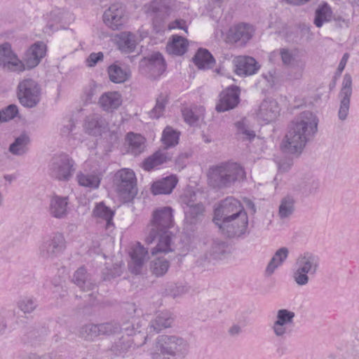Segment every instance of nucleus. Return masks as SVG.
<instances>
[{
	"instance_id": "nucleus-2",
	"label": "nucleus",
	"mask_w": 359,
	"mask_h": 359,
	"mask_svg": "<svg viewBox=\"0 0 359 359\" xmlns=\"http://www.w3.org/2000/svg\"><path fill=\"white\" fill-rule=\"evenodd\" d=\"M174 226L172 210L170 207L157 209L153 213V217L147 228L146 242L151 243L158 236L157 246L151 252L153 256L157 252L172 251V234L169 231Z\"/></svg>"
},
{
	"instance_id": "nucleus-22",
	"label": "nucleus",
	"mask_w": 359,
	"mask_h": 359,
	"mask_svg": "<svg viewBox=\"0 0 359 359\" xmlns=\"http://www.w3.org/2000/svg\"><path fill=\"white\" fill-rule=\"evenodd\" d=\"M254 29L246 24H240L231 27L226 36V40L230 43L241 41L246 43L252 36Z\"/></svg>"
},
{
	"instance_id": "nucleus-26",
	"label": "nucleus",
	"mask_w": 359,
	"mask_h": 359,
	"mask_svg": "<svg viewBox=\"0 0 359 359\" xmlns=\"http://www.w3.org/2000/svg\"><path fill=\"white\" fill-rule=\"evenodd\" d=\"M146 65L151 77L156 78L160 76L165 69V64L162 55L154 53L148 59L141 61L140 66Z\"/></svg>"
},
{
	"instance_id": "nucleus-44",
	"label": "nucleus",
	"mask_w": 359,
	"mask_h": 359,
	"mask_svg": "<svg viewBox=\"0 0 359 359\" xmlns=\"http://www.w3.org/2000/svg\"><path fill=\"white\" fill-rule=\"evenodd\" d=\"M203 114L204 109L202 107L198 108L185 107L182 109V115L185 122L191 126L194 125L203 116Z\"/></svg>"
},
{
	"instance_id": "nucleus-41",
	"label": "nucleus",
	"mask_w": 359,
	"mask_h": 359,
	"mask_svg": "<svg viewBox=\"0 0 359 359\" xmlns=\"http://www.w3.org/2000/svg\"><path fill=\"white\" fill-rule=\"evenodd\" d=\"M168 102V94L161 93L156 98L154 107L150 111L149 116L151 118H159L163 115L165 108Z\"/></svg>"
},
{
	"instance_id": "nucleus-8",
	"label": "nucleus",
	"mask_w": 359,
	"mask_h": 359,
	"mask_svg": "<svg viewBox=\"0 0 359 359\" xmlns=\"http://www.w3.org/2000/svg\"><path fill=\"white\" fill-rule=\"evenodd\" d=\"M76 170L75 161L67 154L53 157L50 164L51 175L60 181L69 180Z\"/></svg>"
},
{
	"instance_id": "nucleus-29",
	"label": "nucleus",
	"mask_w": 359,
	"mask_h": 359,
	"mask_svg": "<svg viewBox=\"0 0 359 359\" xmlns=\"http://www.w3.org/2000/svg\"><path fill=\"white\" fill-rule=\"evenodd\" d=\"M171 158V154L166 150H158L153 155L146 158L143 161L142 167L147 171L159 169L163 164L170 161Z\"/></svg>"
},
{
	"instance_id": "nucleus-9",
	"label": "nucleus",
	"mask_w": 359,
	"mask_h": 359,
	"mask_svg": "<svg viewBox=\"0 0 359 359\" xmlns=\"http://www.w3.org/2000/svg\"><path fill=\"white\" fill-rule=\"evenodd\" d=\"M295 316V313L292 310H277L270 325L273 335L278 338H284L289 334L294 326Z\"/></svg>"
},
{
	"instance_id": "nucleus-34",
	"label": "nucleus",
	"mask_w": 359,
	"mask_h": 359,
	"mask_svg": "<svg viewBox=\"0 0 359 359\" xmlns=\"http://www.w3.org/2000/svg\"><path fill=\"white\" fill-rule=\"evenodd\" d=\"M119 327L116 323H107L100 325H92L90 326L88 338L93 340L100 335L111 334L118 331Z\"/></svg>"
},
{
	"instance_id": "nucleus-37",
	"label": "nucleus",
	"mask_w": 359,
	"mask_h": 359,
	"mask_svg": "<svg viewBox=\"0 0 359 359\" xmlns=\"http://www.w3.org/2000/svg\"><path fill=\"white\" fill-rule=\"evenodd\" d=\"M188 41L184 37L178 35H172L169 40L166 50L170 54L182 55L187 50Z\"/></svg>"
},
{
	"instance_id": "nucleus-19",
	"label": "nucleus",
	"mask_w": 359,
	"mask_h": 359,
	"mask_svg": "<svg viewBox=\"0 0 359 359\" xmlns=\"http://www.w3.org/2000/svg\"><path fill=\"white\" fill-rule=\"evenodd\" d=\"M240 89L237 86L227 88L219 95L216 110L224 112L233 109L239 102Z\"/></svg>"
},
{
	"instance_id": "nucleus-60",
	"label": "nucleus",
	"mask_w": 359,
	"mask_h": 359,
	"mask_svg": "<svg viewBox=\"0 0 359 359\" xmlns=\"http://www.w3.org/2000/svg\"><path fill=\"white\" fill-rule=\"evenodd\" d=\"M264 78L269 83V86L271 87L273 86L276 83L277 77L275 71L269 72L266 74H264Z\"/></svg>"
},
{
	"instance_id": "nucleus-16",
	"label": "nucleus",
	"mask_w": 359,
	"mask_h": 359,
	"mask_svg": "<svg viewBox=\"0 0 359 359\" xmlns=\"http://www.w3.org/2000/svg\"><path fill=\"white\" fill-rule=\"evenodd\" d=\"M0 67L6 70L16 72H21L25 69L24 62L18 57L8 42L0 44Z\"/></svg>"
},
{
	"instance_id": "nucleus-46",
	"label": "nucleus",
	"mask_w": 359,
	"mask_h": 359,
	"mask_svg": "<svg viewBox=\"0 0 359 359\" xmlns=\"http://www.w3.org/2000/svg\"><path fill=\"white\" fill-rule=\"evenodd\" d=\"M88 275L83 267L79 268L75 271L73 276L74 283L83 290H89L91 283L87 279Z\"/></svg>"
},
{
	"instance_id": "nucleus-50",
	"label": "nucleus",
	"mask_w": 359,
	"mask_h": 359,
	"mask_svg": "<svg viewBox=\"0 0 359 359\" xmlns=\"http://www.w3.org/2000/svg\"><path fill=\"white\" fill-rule=\"evenodd\" d=\"M168 268V262L164 259L158 258L156 260L153 261L151 269L153 273L158 276L164 275Z\"/></svg>"
},
{
	"instance_id": "nucleus-49",
	"label": "nucleus",
	"mask_w": 359,
	"mask_h": 359,
	"mask_svg": "<svg viewBox=\"0 0 359 359\" xmlns=\"http://www.w3.org/2000/svg\"><path fill=\"white\" fill-rule=\"evenodd\" d=\"M36 303L34 299L29 297L22 298L18 303V307L25 313H30L36 308Z\"/></svg>"
},
{
	"instance_id": "nucleus-21",
	"label": "nucleus",
	"mask_w": 359,
	"mask_h": 359,
	"mask_svg": "<svg viewBox=\"0 0 359 359\" xmlns=\"http://www.w3.org/2000/svg\"><path fill=\"white\" fill-rule=\"evenodd\" d=\"M107 128L106 120L99 114H92L83 120V128L90 135H101Z\"/></svg>"
},
{
	"instance_id": "nucleus-27",
	"label": "nucleus",
	"mask_w": 359,
	"mask_h": 359,
	"mask_svg": "<svg viewBox=\"0 0 359 359\" xmlns=\"http://www.w3.org/2000/svg\"><path fill=\"white\" fill-rule=\"evenodd\" d=\"M114 215V211L109 207L107 206L102 201L96 203L92 210L93 217L97 220L105 222L106 229L108 230H111L114 228L113 222Z\"/></svg>"
},
{
	"instance_id": "nucleus-11",
	"label": "nucleus",
	"mask_w": 359,
	"mask_h": 359,
	"mask_svg": "<svg viewBox=\"0 0 359 359\" xmlns=\"http://www.w3.org/2000/svg\"><path fill=\"white\" fill-rule=\"evenodd\" d=\"M85 170L76 175L79 184L89 189H96L100 187L102 177L105 170L96 163L88 161L84 165Z\"/></svg>"
},
{
	"instance_id": "nucleus-38",
	"label": "nucleus",
	"mask_w": 359,
	"mask_h": 359,
	"mask_svg": "<svg viewBox=\"0 0 359 359\" xmlns=\"http://www.w3.org/2000/svg\"><path fill=\"white\" fill-rule=\"evenodd\" d=\"M29 137L27 134H21L16 137L9 147V151L15 156H22L29 149Z\"/></svg>"
},
{
	"instance_id": "nucleus-24",
	"label": "nucleus",
	"mask_w": 359,
	"mask_h": 359,
	"mask_svg": "<svg viewBox=\"0 0 359 359\" xmlns=\"http://www.w3.org/2000/svg\"><path fill=\"white\" fill-rule=\"evenodd\" d=\"M236 72L239 76H250L257 73L259 65L252 57L238 56L234 59Z\"/></svg>"
},
{
	"instance_id": "nucleus-54",
	"label": "nucleus",
	"mask_w": 359,
	"mask_h": 359,
	"mask_svg": "<svg viewBox=\"0 0 359 359\" xmlns=\"http://www.w3.org/2000/svg\"><path fill=\"white\" fill-rule=\"evenodd\" d=\"M104 55L102 52L92 53L86 60V65L90 67H95L99 62L103 60Z\"/></svg>"
},
{
	"instance_id": "nucleus-58",
	"label": "nucleus",
	"mask_w": 359,
	"mask_h": 359,
	"mask_svg": "<svg viewBox=\"0 0 359 359\" xmlns=\"http://www.w3.org/2000/svg\"><path fill=\"white\" fill-rule=\"evenodd\" d=\"M292 165V161L290 159L287 158L278 162V168L279 171L286 172L291 168Z\"/></svg>"
},
{
	"instance_id": "nucleus-31",
	"label": "nucleus",
	"mask_w": 359,
	"mask_h": 359,
	"mask_svg": "<svg viewBox=\"0 0 359 359\" xmlns=\"http://www.w3.org/2000/svg\"><path fill=\"white\" fill-rule=\"evenodd\" d=\"M121 103V95L116 91L105 93L99 99L100 106L107 111H112L118 109Z\"/></svg>"
},
{
	"instance_id": "nucleus-7",
	"label": "nucleus",
	"mask_w": 359,
	"mask_h": 359,
	"mask_svg": "<svg viewBox=\"0 0 359 359\" xmlns=\"http://www.w3.org/2000/svg\"><path fill=\"white\" fill-rule=\"evenodd\" d=\"M196 201V192L191 187L186 188L180 196V202L185 215L184 221L188 224L197 223L203 216L204 207Z\"/></svg>"
},
{
	"instance_id": "nucleus-30",
	"label": "nucleus",
	"mask_w": 359,
	"mask_h": 359,
	"mask_svg": "<svg viewBox=\"0 0 359 359\" xmlns=\"http://www.w3.org/2000/svg\"><path fill=\"white\" fill-rule=\"evenodd\" d=\"M178 182L177 177L171 175L154 182L151 185V192L154 195L170 194Z\"/></svg>"
},
{
	"instance_id": "nucleus-10",
	"label": "nucleus",
	"mask_w": 359,
	"mask_h": 359,
	"mask_svg": "<svg viewBox=\"0 0 359 359\" xmlns=\"http://www.w3.org/2000/svg\"><path fill=\"white\" fill-rule=\"evenodd\" d=\"M18 90V99L24 107L32 108L40 102L41 88L34 80H22L19 83Z\"/></svg>"
},
{
	"instance_id": "nucleus-17",
	"label": "nucleus",
	"mask_w": 359,
	"mask_h": 359,
	"mask_svg": "<svg viewBox=\"0 0 359 359\" xmlns=\"http://www.w3.org/2000/svg\"><path fill=\"white\" fill-rule=\"evenodd\" d=\"M248 224V215L244 212L224 220L217 226L229 236H240L245 233Z\"/></svg>"
},
{
	"instance_id": "nucleus-3",
	"label": "nucleus",
	"mask_w": 359,
	"mask_h": 359,
	"mask_svg": "<svg viewBox=\"0 0 359 359\" xmlns=\"http://www.w3.org/2000/svg\"><path fill=\"white\" fill-rule=\"evenodd\" d=\"M189 351V342L178 336H159L150 349L154 359H172L174 357H185Z\"/></svg>"
},
{
	"instance_id": "nucleus-47",
	"label": "nucleus",
	"mask_w": 359,
	"mask_h": 359,
	"mask_svg": "<svg viewBox=\"0 0 359 359\" xmlns=\"http://www.w3.org/2000/svg\"><path fill=\"white\" fill-rule=\"evenodd\" d=\"M168 4V0H152L144 6V11L147 15L158 13Z\"/></svg>"
},
{
	"instance_id": "nucleus-55",
	"label": "nucleus",
	"mask_w": 359,
	"mask_h": 359,
	"mask_svg": "<svg viewBox=\"0 0 359 359\" xmlns=\"http://www.w3.org/2000/svg\"><path fill=\"white\" fill-rule=\"evenodd\" d=\"M169 30L179 29L185 31L186 33H188V25L187 21L182 19H177L170 23H169L168 27Z\"/></svg>"
},
{
	"instance_id": "nucleus-35",
	"label": "nucleus",
	"mask_w": 359,
	"mask_h": 359,
	"mask_svg": "<svg viewBox=\"0 0 359 359\" xmlns=\"http://www.w3.org/2000/svg\"><path fill=\"white\" fill-rule=\"evenodd\" d=\"M193 62L198 69H208L212 67L215 60L207 49L199 48L193 58Z\"/></svg>"
},
{
	"instance_id": "nucleus-5",
	"label": "nucleus",
	"mask_w": 359,
	"mask_h": 359,
	"mask_svg": "<svg viewBox=\"0 0 359 359\" xmlns=\"http://www.w3.org/2000/svg\"><path fill=\"white\" fill-rule=\"evenodd\" d=\"M319 267L320 258L317 255L308 251L300 254L292 271L293 281L299 287L307 285L311 278L317 274Z\"/></svg>"
},
{
	"instance_id": "nucleus-62",
	"label": "nucleus",
	"mask_w": 359,
	"mask_h": 359,
	"mask_svg": "<svg viewBox=\"0 0 359 359\" xmlns=\"http://www.w3.org/2000/svg\"><path fill=\"white\" fill-rule=\"evenodd\" d=\"M138 39V43L142 41L144 39L148 36L149 32L148 30L144 29V27H141L138 29L137 33H135Z\"/></svg>"
},
{
	"instance_id": "nucleus-48",
	"label": "nucleus",
	"mask_w": 359,
	"mask_h": 359,
	"mask_svg": "<svg viewBox=\"0 0 359 359\" xmlns=\"http://www.w3.org/2000/svg\"><path fill=\"white\" fill-rule=\"evenodd\" d=\"M236 128L238 134L244 140H251L255 138V133L247 125V121L245 119L238 122L236 123Z\"/></svg>"
},
{
	"instance_id": "nucleus-59",
	"label": "nucleus",
	"mask_w": 359,
	"mask_h": 359,
	"mask_svg": "<svg viewBox=\"0 0 359 359\" xmlns=\"http://www.w3.org/2000/svg\"><path fill=\"white\" fill-rule=\"evenodd\" d=\"M96 93L95 85L92 84L88 86L85 90L86 102H90Z\"/></svg>"
},
{
	"instance_id": "nucleus-51",
	"label": "nucleus",
	"mask_w": 359,
	"mask_h": 359,
	"mask_svg": "<svg viewBox=\"0 0 359 359\" xmlns=\"http://www.w3.org/2000/svg\"><path fill=\"white\" fill-rule=\"evenodd\" d=\"M352 94V78L350 74H346L344 76L342 86L340 91L341 98H351Z\"/></svg>"
},
{
	"instance_id": "nucleus-23",
	"label": "nucleus",
	"mask_w": 359,
	"mask_h": 359,
	"mask_svg": "<svg viewBox=\"0 0 359 359\" xmlns=\"http://www.w3.org/2000/svg\"><path fill=\"white\" fill-rule=\"evenodd\" d=\"M46 46L42 42H36L31 46L25 55V62L27 68L32 69L36 67L41 59L45 56Z\"/></svg>"
},
{
	"instance_id": "nucleus-63",
	"label": "nucleus",
	"mask_w": 359,
	"mask_h": 359,
	"mask_svg": "<svg viewBox=\"0 0 359 359\" xmlns=\"http://www.w3.org/2000/svg\"><path fill=\"white\" fill-rule=\"evenodd\" d=\"M153 27L156 33L161 32L163 31V24L161 20H158V19H155L153 20Z\"/></svg>"
},
{
	"instance_id": "nucleus-45",
	"label": "nucleus",
	"mask_w": 359,
	"mask_h": 359,
	"mask_svg": "<svg viewBox=\"0 0 359 359\" xmlns=\"http://www.w3.org/2000/svg\"><path fill=\"white\" fill-rule=\"evenodd\" d=\"M294 210V199L293 197L287 196L284 197L280 203L278 214L280 218L290 217Z\"/></svg>"
},
{
	"instance_id": "nucleus-56",
	"label": "nucleus",
	"mask_w": 359,
	"mask_h": 359,
	"mask_svg": "<svg viewBox=\"0 0 359 359\" xmlns=\"http://www.w3.org/2000/svg\"><path fill=\"white\" fill-rule=\"evenodd\" d=\"M225 243L223 242H215L212 246V256L214 258H218L225 251Z\"/></svg>"
},
{
	"instance_id": "nucleus-13",
	"label": "nucleus",
	"mask_w": 359,
	"mask_h": 359,
	"mask_svg": "<svg viewBox=\"0 0 359 359\" xmlns=\"http://www.w3.org/2000/svg\"><path fill=\"white\" fill-rule=\"evenodd\" d=\"M104 25L111 30L122 29L128 24L129 17L126 8L119 4H111L103 13Z\"/></svg>"
},
{
	"instance_id": "nucleus-20",
	"label": "nucleus",
	"mask_w": 359,
	"mask_h": 359,
	"mask_svg": "<svg viewBox=\"0 0 359 359\" xmlns=\"http://www.w3.org/2000/svg\"><path fill=\"white\" fill-rule=\"evenodd\" d=\"M129 254V269L132 273L138 274L141 272L144 263L149 258L148 252L140 243H137L131 247Z\"/></svg>"
},
{
	"instance_id": "nucleus-15",
	"label": "nucleus",
	"mask_w": 359,
	"mask_h": 359,
	"mask_svg": "<svg viewBox=\"0 0 359 359\" xmlns=\"http://www.w3.org/2000/svg\"><path fill=\"white\" fill-rule=\"evenodd\" d=\"M65 239L60 232L52 233L39 246L40 255L46 259H52L65 249Z\"/></svg>"
},
{
	"instance_id": "nucleus-40",
	"label": "nucleus",
	"mask_w": 359,
	"mask_h": 359,
	"mask_svg": "<svg viewBox=\"0 0 359 359\" xmlns=\"http://www.w3.org/2000/svg\"><path fill=\"white\" fill-rule=\"evenodd\" d=\"M108 74L110 80L116 83L125 82L130 76V72L128 69L122 68L116 64L109 67Z\"/></svg>"
},
{
	"instance_id": "nucleus-6",
	"label": "nucleus",
	"mask_w": 359,
	"mask_h": 359,
	"mask_svg": "<svg viewBox=\"0 0 359 359\" xmlns=\"http://www.w3.org/2000/svg\"><path fill=\"white\" fill-rule=\"evenodd\" d=\"M114 185L117 196L123 203L132 201L137 195L135 174L131 169L123 168L116 172Z\"/></svg>"
},
{
	"instance_id": "nucleus-52",
	"label": "nucleus",
	"mask_w": 359,
	"mask_h": 359,
	"mask_svg": "<svg viewBox=\"0 0 359 359\" xmlns=\"http://www.w3.org/2000/svg\"><path fill=\"white\" fill-rule=\"evenodd\" d=\"M18 113L17 106L11 104L6 109L0 111V122H6L13 119Z\"/></svg>"
},
{
	"instance_id": "nucleus-39",
	"label": "nucleus",
	"mask_w": 359,
	"mask_h": 359,
	"mask_svg": "<svg viewBox=\"0 0 359 359\" xmlns=\"http://www.w3.org/2000/svg\"><path fill=\"white\" fill-rule=\"evenodd\" d=\"M173 318L170 312L168 311H161L156 315L155 319L151 322L150 329L159 332L163 328L170 327Z\"/></svg>"
},
{
	"instance_id": "nucleus-4",
	"label": "nucleus",
	"mask_w": 359,
	"mask_h": 359,
	"mask_svg": "<svg viewBox=\"0 0 359 359\" xmlns=\"http://www.w3.org/2000/svg\"><path fill=\"white\" fill-rule=\"evenodd\" d=\"M209 183L217 188L228 187L245 178L243 168L237 163L228 162L211 167L208 174Z\"/></svg>"
},
{
	"instance_id": "nucleus-25",
	"label": "nucleus",
	"mask_w": 359,
	"mask_h": 359,
	"mask_svg": "<svg viewBox=\"0 0 359 359\" xmlns=\"http://www.w3.org/2000/svg\"><path fill=\"white\" fill-rule=\"evenodd\" d=\"M116 43L122 53H130L135 51L138 44V39L135 33L125 31L116 34Z\"/></svg>"
},
{
	"instance_id": "nucleus-36",
	"label": "nucleus",
	"mask_w": 359,
	"mask_h": 359,
	"mask_svg": "<svg viewBox=\"0 0 359 359\" xmlns=\"http://www.w3.org/2000/svg\"><path fill=\"white\" fill-rule=\"evenodd\" d=\"M128 144V151L133 155L141 154L144 149L145 139L140 134L130 133L126 138Z\"/></svg>"
},
{
	"instance_id": "nucleus-53",
	"label": "nucleus",
	"mask_w": 359,
	"mask_h": 359,
	"mask_svg": "<svg viewBox=\"0 0 359 359\" xmlns=\"http://www.w3.org/2000/svg\"><path fill=\"white\" fill-rule=\"evenodd\" d=\"M350 107V99L349 98H341L340 102V106L338 111V116L341 121L346 119Z\"/></svg>"
},
{
	"instance_id": "nucleus-28",
	"label": "nucleus",
	"mask_w": 359,
	"mask_h": 359,
	"mask_svg": "<svg viewBox=\"0 0 359 359\" xmlns=\"http://www.w3.org/2000/svg\"><path fill=\"white\" fill-rule=\"evenodd\" d=\"M69 198L67 196L54 195L49 204V212L55 218L62 219L68 213Z\"/></svg>"
},
{
	"instance_id": "nucleus-42",
	"label": "nucleus",
	"mask_w": 359,
	"mask_h": 359,
	"mask_svg": "<svg viewBox=\"0 0 359 359\" xmlns=\"http://www.w3.org/2000/svg\"><path fill=\"white\" fill-rule=\"evenodd\" d=\"M64 19L63 13L60 9H55L50 13V19L47 23L44 32L49 34L62 28V26L59 25Z\"/></svg>"
},
{
	"instance_id": "nucleus-12",
	"label": "nucleus",
	"mask_w": 359,
	"mask_h": 359,
	"mask_svg": "<svg viewBox=\"0 0 359 359\" xmlns=\"http://www.w3.org/2000/svg\"><path fill=\"white\" fill-rule=\"evenodd\" d=\"M280 57L284 65L292 68H297L299 72L295 76L299 79L302 76V72L305 66V61L302 58L301 52L297 49L280 48L271 53L269 60L276 62L278 58Z\"/></svg>"
},
{
	"instance_id": "nucleus-18",
	"label": "nucleus",
	"mask_w": 359,
	"mask_h": 359,
	"mask_svg": "<svg viewBox=\"0 0 359 359\" xmlns=\"http://www.w3.org/2000/svg\"><path fill=\"white\" fill-rule=\"evenodd\" d=\"M280 107L277 101L272 98L264 100L256 110L259 121L267 124L276 120L280 114Z\"/></svg>"
},
{
	"instance_id": "nucleus-32",
	"label": "nucleus",
	"mask_w": 359,
	"mask_h": 359,
	"mask_svg": "<svg viewBox=\"0 0 359 359\" xmlns=\"http://www.w3.org/2000/svg\"><path fill=\"white\" fill-rule=\"evenodd\" d=\"M288 255L289 250L287 248L282 247L277 250L266 267V275L267 276H271L278 267L283 264Z\"/></svg>"
},
{
	"instance_id": "nucleus-64",
	"label": "nucleus",
	"mask_w": 359,
	"mask_h": 359,
	"mask_svg": "<svg viewBox=\"0 0 359 359\" xmlns=\"http://www.w3.org/2000/svg\"><path fill=\"white\" fill-rule=\"evenodd\" d=\"M242 331V327L238 325H233L229 330V332L231 335L235 336L239 334Z\"/></svg>"
},
{
	"instance_id": "nucleus-57",
	"label": "nucleus",
	"mask_w": 359,
	"mask_h": 359,
	"mask_svg": "<svg viewBox=\"0 0 359 359\" xmlns=\"http://www.w3.org/2000/svg\"><path fill=\"white\" fill-rule=\"evenodd\" d=\"M121 345H116L114 347V351H116L117 355H122L128 351V349L131 346L132 343L130 341H127L126 344L124 342H121Z\"/></svg>"
},
{
	"instance_id": "nucleus-33",
	"label": "nucleus",
	"mask_w": 359,
	"mask_h": 359,
	"mask_svg": "<svg viewBox=\"0 0 359 359\" xmlns=\"http://www.w3.org/2000/svg\"><path fill=\"white\" fill-rule=\"evenodd\" d=\"M333 18V11L331 6L325 2L318 5L315 11L314 25L320 28L324 24L329 22Z\"/></svg>"
},
{
	"instance_id": "nucleus-14",
	"label": "nucleus",
	"mask_w": 359,
	"mask_h": 359,
	"mask_svg": "<svg viewBox=\"0 0 359 359\" xmlns=\"http://www.w3.org/2000/svg\"><path fill=\"white\" fill-rule=\"evenodd\" d=\"M244 212L245 211L243 206L239 201L233 197H228L222 201L215 209L213 221L217 225L233 216Z\"/></svg>"
},
{
	"instance_id": "nucleus-61",
	"label": "nucleus",
	"mask_w": 359,
	"mask_h": 359,
	"mask_svg": "<svg viewBox=\"0 0 359 359\" xmlns=\"http://www.w3.org/2000/svg\"><path fill=\"white\" fill-rule=\"evenodd\" d=\"M348 58H349L348 53H344V55L342 56V57L339 62V64L338 65V68H337V71L339 72V74H341L343 72V70L344 69V68L346 65V63L348 60Z\"/></svg>"
},
{
	"instance_id": "nucleus-43",
	"label": "nucleus",
	"mask_w": 359,
	"mask_h": 359,
	"mask_svg": "<svg viewBox=\"0 0 359 359\" xmlns=\"http://www.w3.org/2000/svg\"><path fill=\"white\" fill-rule=\"evenodd\" d=\"M180 133L170 126L163 131L161 141L166 148L172 147L178 144Z\"/></svg>"
},
{
	"instance_id": "nucleus-1",
	"label": "nucleus",
	"mask_w": 359,
	"mask_h": 359,
	"mask_svg": "<svg viewBox=\"0 0 359 359\" xmlns=\"http://www.w3.org/2000/svg\"><path fill=\"white\" fill-rule=\"evenodd\" d=\"M318 118L310 111H304L291 123L282 142L283 149L290 154H299L308 140L317 131Z\"/></svg>"
}]
</instances>
